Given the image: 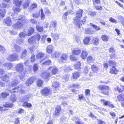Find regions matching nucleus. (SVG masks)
I'll list each match as a JSON object with an SVG mask.
<instances>
[{
  "label": "nucleus",
  "instance_id": "obj_1",
  "mask_svg": "<svg viewBox=\"0 0 124 124\" xmlns=\"http://www.w3.org/2000/svg\"><path fill=\"white\" fill-rule=\"evenodd\" d=\"M97 88L102 94L107 96L109 95V91L110 88L109 86L104 85H99L98 86Z\"/></svg>",
  "mask_w": 124,
  "mask_h": 124
},
{
  "label": "nucleus",
  "instance_id": "obj_2",
  "mask_svg": "<svg viewBox=\"0 0 124 124\" xmlns=\"http://www.w3.org/2000/svg\"><path fill=\"white\" fill-rule=\"evenodd\" d=\"M46 38V37L44 35H42L41 38V36L40 34L39 33H37L29 38L28 40V41L29 43H31L34 41H39L41 39V41H42L45 40Z\"/></svg>",
  "mask_w": 124,
  "mask_h": 124
},
{
  "label": "nucleus",
  "instance_id": "obj_3",
  "mask_svg": "<svg viewBox=\"0 0 124 124\" xmlns=\"http://www.w3.org/2000/svg\"><path fill=\"white\" fill-rule=\"evenodd\" d=\"M83 12V10L81 9H79L77 10L76 13V16L73 19V20L74 21V23L75 25H76L78 21L79 20L81 19V18L82 16Z\"/></svg>",
  "mask_w": 124,
  "mask_h": 124
},
{
  "label": "nucleus",
  "instance_id": "obj_4",
  "mask_svg": "<svg viewBox=\"0 0 124 124\" xmlns=\"http://www.w3.org/2000/svg\"><path fill=\"white\" fill-rule=\"evenodd\" d=\"M19 21H17L16 23H15L13 25V28L17 29L22 28L25 23L24 19H19Z\"/></svg>",
  "mask_w": 124,
  "mask_h": 124
},
{
  "label": "nucleus",
  "instance_id": "obj_5",
  "mask_svg": "<svg viewBox=\"0 0 124 124\" xmlns=\"http://www.w3.org/2000/svg\"><path fill=\"white\" fill-rule=\"evenodd\" d=\"M41 94L44 96L48 95L51 93L50 89L48 87H45L41 90L40 91Z\"/></svg>",
  "mask_w": 124,
  "mask_h": 124
},
{
  "label": "nucleus",
  "instance_id": "obj_6",
  "mask_svg": "<svg viewBox=\"0 0 124 124\" xmlns=\"http://www.w3.org/2000/svg\"><path fill=\"white\" fill-rule=\"evenodd\" d=\"M18 56L16 53H14L9 55L7 58L9 61L12 62L18 60Z\"/></svg>",
  "mask_w": 124,
  "mask_h": 124
},
{
  "label": "nucleus",
  "instance_id": "obj_7",
  "mask_svg": "<svg viewBox=\"0 0 124 124\" xmlns=\"http://www.w3.org/2000/svg\"><path fill=\"white\" fill-rule=\"evenodd\" d=\"M101 102L103 103V105L108 106L111 108H114L115 107L114 104H112L109 101H106L104 99H102L100 100Z\"/></svg>",
  "mask_w": 124,
  "mask_h": 124
},
{
  "label": "nucleus",
  "instance_id": "obj_8",
  "mask_svg": "<svg viewBox=\"0 0 124 124\" xmlns=\"http://www.w3.org/2000/svg\"><path fill=\"white\" fill-rule=\"evenodd\" d=\"M61 110V106L59 105H57L55 108L54 114V116H59L60 115Z\"/></svg>",
  "mask_w": 124,
  "mask_h": 124
},
{
  "label": "nucleus",
  "instance_id": "obj_9",
  "mask_svg": "<svg viewBox=\"0 0 124 124\" xmlns=\"http://www.w3.org/2000/svg\"><path fill=\"white\" fill-rule=\"evenodd\" d=\"M36 80L35 77L31 76L28 78L26 80L25 83V85L27 86H30Z\"/></svg>",
  "mask_w": 124,
  "mask_h": 124
},
{
  "label": "nucleus",
  "instance_id": "obj_10",
  "mask_svg": "<svg viewBox=\"0 0 124 124\" xmlns=\"http://www.w3.org/2000/svg\"><path fill=\"white\" fill-rule=\"evenodd\" d=\"M68 58V56L67 54L63 53L61 54L60 60L61 62H64L67 61Z\"/></svg>",
  "mask_w": 124,
  "mask_h": 124
},
{
  "label": "nucleus",
  "instance_id": "obj_11",
  "mask_svg": "<svg viewBox=\"0 0 124 124\" xmlns=\"http://www.w3.org/2000/svg\"><path fill=\"white\" fill-rule=\"evenodd\" d=\"M87 17L86 16H84L83 18V20H79L78 21L76 25H77L78 28L80 27L81 25H82V24H84L86 21V19Z\"/></svg>",
  "mask_w": 124,
  "mask_h": 124
},
{
  "label": "nucleus",
  "instance_id": "obj_12",
  "mask_svg": "<svg viewBox=\"0 0 124 124\" xmlns=\"http://www.w3.org/2000/svg\"><path fill=\"white\" fill-rule=\"evenodd\" d=\"M115 91H118L119 93L124 92V85H121L117 86L114 89Z\"/></svg>",
  "mask_w": 124,
  "mask_h": 124
},
{
  "label": "nucleus",
  "instance_id": "obj_13",
  "mask_svg": "<svg viewBox=\"0 0 124 124\" xmlns=\"http://www.w3.org/2000/svg\"><path fill=\"white\" fill-rule=\"evenodd\" d=\"M23 70V65L22 63H19L17 65L16 69V71L22 72Z\"/></svg>",
  "mask_w": 124,
  "mask_h": 124
},
{
  "label": "nucleus",
  "instance_id": "obj_14",
  "mask_svg": "<svg viewBox=\"0 0 124 124\" xmlns=\"http://www.w3.org/2000/svg\"><path fill=\"white\" fill-rule=\"evenodd\" d=\"M71 52L73 55H78L80 54L81 50L79 48H76L72 50Z\"/></svg>",
  "mask_w": 124,
  "mask_h": 124
},
{
  "label": "nucleus",
  "instance_id": "obj_15",
  "mask_svg": "<svg viewBox=\"0 0 124 124\" xmlns=\"http://www.w3.org/2000/svg\"><path fill=\"white\" fill-rule=\"evenodd\" d=\"M119 71V70L116 68V66H112L110 69L109 72L111 74L116 75Z\"/></svg>",
  "mask_w": 124,
  "mask_h": 124
},
{
  "label": "nucleus",
  "instance_id": "obj_16",
  "mask_svg": "<svg viewBox=\"0 0 124 124\" xmlns=\"http://www.w3.org/2000/svg\"><path fill=\"white\" fill-rule=\"evenodd\" d=\"M100 41V39L99 37H95L93 38L92 44L95 46H97L99 44Z\"/></svg>",
  "mask_w": 124,
  "mask_h": 124
},
{
  "label": "nucleus",
  "instance_id": "obj_17",
  "mask_svg": "<svg viewBox=\"0 0 124 124\" xmlns=\"http://www.w3.org/2000/svg\"><path fill=\"white\" fill-rule=\"evenodd\" d=\"M80 73L79 72H75L72 73L71 78L73 79L76 80L80 77Z\"/></svg>",
  "mask_w": 124,
  "mask_h": 124
},
{
  "label": "nucleus",
  "instance_id": "obj_18",
  "mask_svg": "<svg viewBox=\"0 0 124 124\" xmlns=\"http://www.w3.org/2000/svg\"><path fill=\"white\" fill-rule=\"evenodd\" d=\"M4 22L7 26H10L12 24V21L11 18L9 17L6 18L4 20Z\"/></svg>",
  "mask_w": 124,
  "mask_h": 124
},
{
  "label": "nucleus",
  "instance_id": "obj_19",
  "mask_svg": "<svg viewBox=\"0 0 124 124\" xmlns=\"http://www.w3.org/2000/svg\"><path fill=\"white\" fill-rule=\"evenodd\" d=\"M22 0H13V3L16 6L20 8L23 2Z\"/></svg>",
  "mask_w": 124,
  "mask_h": 124
},
{
  "label": "nucleus",
  "instance_id": "obj_20",
  "mask_svg": "<svg viewBox=\"0 0 124 124\" xmlns=\"http://www.w3.org/2000/svg\"><path fill=\"white\" fill-rule=\"evenodd\" d=\"M85 32L86 34H92L94 33V31L90 27H88L85 29Z\"/></svg>",
  "mask_w": 124,
  "mask_h": 124
},
{
  "label": "nucleus",
  "instance_id": "obj_21",
  "mask_svg": "<svg viewBox=\"0 0 124 124\" xmlns=\"http://www.w3.org/2000/svg\"><path fill=\"white\" fill-rule=\"evenodd\" d=\"M53 68V67H49L48 68V70H50L52 68L51 71V74L53 75H55L57 73L58 71V69L56 67Z\"/></svg>",
  "mask_w": 124,
  "mask_h": 124
},
{
  "label": "nucleus",
  "instance_id": "obj_22",
  "mask_svg": "<svg viewBox=\"0 0 124 124\" xmlns=\"http://www.w3.org/2000/svg\"><path fill=\"white\" fill-rule=\"evenodd\" d=\"M91 68L93 72L94 73H97L99 70L98 67L94 64L91 66Z\"/></svg>",
  "mask_w": 124,
  "mask_h": 124
},
{
  "label": "nucleus",
  "instance_id": "obj_23",
  "mask_svg": "<svg viewBox=\"0 0 124 124\" xmlns=\"http://www.w3.org/2000/svg\"><path fill=\"white\" fill-rule=\"evenodd\" d=\"M81 64L80 61L77 62L74 65V68L76 70H79L81 69Z\"/></svg>",
  "mask_w": 124,
  "mask_h": 124
},
{
  "label": "nucleus",
  "instance_id": "obj_24",
  "mask_svg": "<svg viewBox=\"0 0 124 124\" xmlns=\"http://www.w3.org/2000/svg\"><path fill=\"white\" fill-rule=\"evenodd\" d=\"M88 55L87 52L85 50H82L81 55V57L83 59H85Z\"/></svg>",
  "mask_w": 124,
  "mask_h": 124
},
{
  "label": "nucleus",
  "instance_id": "obj_25",
  "mask_svg": "<svg viewBox=\"0 0 124 124\" xmlns=\"http://www.w3.org/2000/svg\"><path fill=\"white\" fill-rule=\"evenodd\" d=\"M30 0H25V2L23 4L24 9H26L29 7L30 4Z\"/></svg>",
  "mask_w": 124,
  "mask_h": 124
},
{
  "label": "nucleus",
  "instance_id": "obj_26",
  "mask_svg": "<svg viewBox=\"0 0 124 124\" xmlns=\"http://www.w3.org/2000/svg\"><path fill=\"white\" fill-rule=\"evenodd\" d=\"M52 86L55 89H57L60 87V84L58 82H54L52 83Z\"/></svg>",
  "mask_w": 124,
  "mask_h": 124
},
{
  "label": "nucleus",
  "instance_id": "obj_27",
  "mask_svg": "<svg viewBox=\"0 0 124 124\" xmlns=\"http://www.w3.org/2000/svg\"><path fill=\"white\" fill-rule=\"evenodd\" d=\"M34 31L35 30L34 28L32 27L29 28L27 31V35L29 36H31L34 32Z\"/></svg>",
  "mask_w": 124,
  "mask_h": 124
},
{
  "label": "nucleus",
  "instance_id": "obj_28",
  "mask_svg": "<svg viewBox=\"0 0 124 124\" xmlns=\"http://www.w3.org/2000/svg\"><path fill=\"white\" fill-rule=\"evenodd\" d=\"M13 104L11 103L6 102L3 105V106L5 108H11L13 106Z\"/></svg>",
  "mask_w": 124,
  "mask_h": 124
},
{
  "label": "nucleus",
  "instance_id": "obj_29",
  "mask_svg": "<svg viewBox=\"0 0 124 124\" xmlns=\"http://www.w3.org/2000/svg\"><path fill=\"white\" fill-rule=\"evenodd\" d=\"M6 10L5 9H0V18H3L5 16Z\"/></svg>",
  "mask_w": 124,
  "mask_h": 124
},
{
  "label": "nucleus",
  "instance_id": "obj_30",
  "mask_svg": "<svg viewBox=\"0 0 124 124\" xmlns=\"http://www.w3.org/2000/svg\"><path fill=\"white\" fill-rule=\"evenodd\" d=\"M43 83V81L40 79L39 78L36 81L37 86L39 87H41Z\"/></svg>",
  "mask_w": 124,
  "mask_h": 124
},
{
  "label": "nucleus",
  "instance_id": "obj_31",
  "mask_svg": "<svg viewBox=\"0 0 124 124\" xmlns=\"http://www.w3.org/2000/svg\"><path fill=\"white\" fill-rule=\"evenodd\" d=\"M22 106L24 107L30 108L32 107V105L31 103H28L27 102L24 101L23 102Z\"/></svg>",
  "mask_w": 124,
  "mask_h": 124
},
{
  "label": "nucleus",
  "instance_id": "obj_32",
  "mask_svg": "<svg viewBox=\"0 0 124 124\" xmlns=\"http://www.w3.org/2000/svg\"><path fill=\"white\" fill-rule=\"evenodd\" d=\"M44 56V54L42 52H40L37 54L36 57L37 59H41Z\"/></svg>",
  "mask_w": 124,
  "mask_h": 124
},
{
  "label": "nucleus",
  "instance_id": "obj_33",
  "mask_svg": "<svg viewBox=\"0 0 124 124\" xmlns=\"http://www.w3.org/2000/svg\"><path fill=\"white\" fill-rule=\"evenodd\" d=\"M90 24L96 31H99L101 29V28L100 26H97L94 24L91 23Z\"/></svg>",
  "mask_w": 124,
  "mask_h": 124
},
{
  "label": "nucleus",
  "instance_id": "obj_34",
  "mask_svg": "<svg viewBox=\"0 0 124 124\" xmlns=\"http://www.w3.org/2000/svg\"><path fill=\"white\" fill-rule=\"evenodd\" d=\"M0 95L1 98L3 99H5L9 95V94L8 93L3 92L1 93Z\"/></svg>",
  "mask_w": 124,
  "mask_h": 124
},
{
  "label": "nucleus",
  "instance_id": "obj_35",
  "mask_svg": "<svg viewBox=\"0 0 124 124\" xmlns=\"http://www.w3.org/2000/svg\"><path fill=\"white\" fill-rule=\"evenodd\" d=\"M10 101L12 102H16L17 98L15 95H12L11 96L10 98Z\"/></svg>",
  "mask_w": 124,
  "mask_h": 124
},
{
  "label": "nucleus",
  "instance_id": "obj_36",
  "mask_svg": "<svg viewBox=\"0 0 124 124\" xmlns=\"http://www.w3.org/2000/svg\"><path fill=\"white\" fill-rule=\"evenodd\" d=\"M53 46L51 45H49L47 46L46 48V52L48 54H50L52 52Z\"/></svg>",
  "mask_w": 124,
  "mask_h": 124
},
{
  "label": "nucleus",
  "instance_id": "obj_37",
  "mask_svg": "<svg viewBox=\"0 0 124 124\" xmlns=\"http://www.w3.org/2000/svg\"><path fill=\"white\" fill-rule=\"evenodd\" d=\"M27 51L26 49H24L22 52V53L20 56L22 59H23L26 57L27 55Z\"/></svg>",
  "mask_w": 124,
  "mask_h": 124
},
{
  "label": "nucleus",
  "instance_id": "obj_38",
  "mask_svg": "<svg viewBox=\"0 0 124 124\" xmlns=\"http://www.w3.org/2000/svg\"><path fill=\"white\" fill-rule=\"evenodd\" d=\"M109 65L110 66H117V63L115 61L111 60H109L108 62Z\"/></svg>",
  "mask_w": 124,
  "mask_h": 124
},
{
  "label": "nucleus",
  "instance_id": "obj_39",
  "mask_svg": "<svg viewBox=\"0 0 124 124\" xmlns=\"http://www.w3.org/2000/svg\"><path fill=\"white\" fill-rule=\"evenodd\" d=\"M101 38L102 40L105 42L107 41L109 39L108 37L105 34L102 35Z\"/></svg>",
  "mask_w": 124,
  "mask_h": 124
},
{
  "label": "nucleus",
  "instance_id": "obj_40",
  "mask_svg": "<svg viewBox=\"0 0 124 124\" xmlns=\"http://www.w3.org/2000/svg\"><path fill=\"white\" fill-rule=\"evenodd\" d=\"M87 61L88 63L92 62L94 61V59L91 56H89L87 58Z\"/></svg>",
  "mask_w": 124,
  "mask_h": 124
},
{
  "label": "nucleus",
  "instance_id": "obj_41",
  "mask_svg": "<svg viewBox=\"0 0 124 124\" xmlns=\"http://www.w3.org/2000/svg\"><path fill=\"white\" fill-rule=\"evenodd\" d=\"M52 63V62L50 60H46L43 62L42 64L43 65H46V66H48L51 65Z\"/></svg>",
  "mask_w": 124,
  "mask_h": 124
},
{
  "label": "nucleus",
  "instance_id": "obj_42",
  "mask_svg": "<svg viewBox=\"0 0 124 124\" xmlns=\"http://www.w3.org/2000/svg\"><path fill=\"white\" fill-rule=\"evenodd\" d=\"M37 5L36 3H33L30 6L29 8L30 10H32L34 8H36Z\"/></svg>",
  "mask_w": 124,
  "mask_h": 124
},
{
  "label": "nucleus",
  "instance_id": "obj_43",
  "mask_svg": "<svg viewBox=\"0 0 124 124\" xmlns=\"http://www.w3.org/2000/svg\"><path fill=\"white\" fill-rule=\"evenodd\" d=\"M117 98L119 101L124 100V94H120L117 96Z\"/></svg>",
  "mask_w": 124,
  "mask_h": 124
},
{
  "label": "nucleus",
  "instance_id": "obj_44",
  "mask_svg": "<svg viewBox=\"0 0 124 124\" xmlns=\"http://www.w3.org/2000/svg\"><path fill=\"white\" fill-rule=\"evenodd\" d=\"M90 41V38L88 37H86L83 40L84 43L85 45L89 43Z\"/></svg>",
  "mask_w": 124,
  "mask_h": 124
},
{
  "label": "nucleus",
  "instance_id": "obj_45",
  "mask_svg": "<svg viewBox=\"0 0 124 124\" xmlns=\"http://www.w3.org/2000/svg\"><path fill=\"white\" fill-rule=\"evenodd\" d=\"M73 12V11L72 10L70 11L69 13H72ZM69 12H65L63 14L62 16V18L66 20L67 19V16L69 15Z\"/></svg>",
  "mask_w": 124,
  "mask_h": 124
},
{
  "label": "nucleus",
  "instance_id": "obj_46",
  "mask_svg": "<svg viewBox=\"0 0 124 124\" xmlns=\"http://www.w3.org/2000/svg\"><path fill=\"white\" fill-rule=\"evenodd\" d=\"M4 66L7 67L8 70H10L13 67V65L11 63H6L4 64Z\"/></svg>",
  "mask_w": 124,
  "mask_h": 124
},
{
  "label": "nucleus",
  "instance_id": "obj_47",
  "mask_svg": "<svg viewBox=\"0 0 124 124\" xmlns=\"http://www.w3.org/2000/svg\"><path fill=\"white\" fill-rule=\"evenodd\" d=\"M36 28L38 31L41 32L43 31V27L37 25L36 26Z\"/></svg>",
  "mask_w": 124,
  "mask_h": 124
},
{
  "label": "nucleus",
  "instance_id": "obj_48",
  "mask_svg": "<svg viewBox=\"0 0 124 124\" xmlns=\"http://www.w3.org/2000/svg\"><path fill=\"white\" fill-rule=\"evenodd\" d=\"M19 87L18 86L17 87H16L13 89L12 90L10 91V93H16L19 90Z\"/></svg>",
  "mask_w": 124,
  "mask_h": 124
},
{
  "label": "nucleus",
  "instance_id": "obj_49",
  "mask_svg": "<svg viewBox=\"0 0 124 124\" xmlns=\"http://www.w3.org/2000/svg\"><path fill=\"white\" fill-rule=\"evenodd\" d=\"M18 83V82L17 80H14L12 81L11 83V86L12 87H14Z\"/></svg>",
  "mask_w": 124,
  "mask_h": 124
},
{
  "label": "nucleus",
  "instance_id": "obj_50",
  "mask_svg": "<svg viewBox=\"0 0 124 124\" xmlns=\"http://www.w3.org/2000/svg\"><path fill=\"white\" fill-rule=\"evenodd\" d=\"M59 53L55 51L52 54V56L53 57L57 58L60 55Z\"/></svg>",
  "mask_w": 124,
  "mask_h": 124
},
{
  "label": "nucleus",
  "instance_id": "obj_51",
  "mask_svg": "<svg viewBox=\"0 0 124 124\" xmlns=\"http://www.w3.org/2000/svg\"><path fill=\"white\" fill-rule=\"evenodd\" d=\"M70 58L71 60L73 61H76L78 59V58L77 57L75 56L72 54H71L70 55Z\"/></svg>",
  "mask_w": 124,
  "mask_h": 124
},
{
  "label": "nucleus",
  "instance_id": "obj_52",
  "mask_svg": "<svg viewBox=\"0 0 124 124\" xmlns=\"http://www.w3.org/2000/svg\"><path fill=\"white\" fill-rule=\"evenodd\" d=\"M52 37L54 40H56L59 38V35L57 34H53L52 35Z\"/></svg>",
  "mask_w": 124,
  "mask_h": 124
},
{
  "label": "nucleus",
  "instance_id": "obj_53",
  "mask_svg": "<svg viewBox=\"0 0 124 124\" xmlns=\"http://www.w3.org/2000/svg\"><path fill=\"white\" fill-rule=\"evenodd\" d=\"M33 71L34 72H36L38 70V67L37 64H34L33 66Z\"/></svg>",
  "mask_w": 124,
  "mask_h": 124
},
{
  "label": "nucleus",
  "instance_id": "obj_54",
  "mask_svg": "<svg viewBox=\"0 0 124 124\" xmlns=\"http://www.w3.org/2000/svg\"><path fill=\"white\" fill-rule=\"evenodd\" d=\"M40 11L41 14L40 18L41 20L45 18V15L43 13V9L41 8Z\"/></svg>",
  "mask_w": 124,
  "mask_h": 124
},
{
  "label": "nucleus",
  "instance_id": "obj_55",
  "mask_svg": "<svg viewBox=\"0 0 124 124\" xmlns=\"http://www.w3.org/2000/svg\"><path fill=\"white\" fill-rule=\"evenodd\" d=\"M71 87L79 89L81 87L80 85L78 84H73L72 85Z\"/></svg>",
  "mask_w": 124,
  "mask_h": 124
},
{
  "label": "nucleus",
  "instance_id": "obj_56",
  "mask_svg": "<svg viewBox=\"0 0 124 124\" xmlns=\"http://www.w3.org/2000/svg\"><path fill=\"white\" fill-rule=\"evenodd\" d=\"M116 54L114 53L110 54L109 56L111 59H115L116 57Z\"/></svg>",
  "mask_w": 124,
  "mask_h": 124
},
{
  "label": "nucleus",
  "instance_id": "obj_57",
  "mask_svg": "<svg viewBox=\"0 0 124 124\" xmlns=\"http://www.w3.org/2000/svg\"><path fill=\"white\" fill-rule=\"evenodd\" d=\"M3 80L5 82L7 83L9 81V79L8 77L6 75H5L3 78Z\"/></svg>",
  "mask_w": 124,
  "mask_h": 124
},
{
  "label": "nucleus",
  "instance_id": "obj_58",
  "mask_svg": "<svg viewBox=\"0 0 124 124\" xmlns=\"http://www.w3.org/2000/svg\"><path fill=\"white\" fill-rule=\"evenodd\" d=\"M90 90L89 89H88L85 90V95L89 96L90 95Z\"/></svg>",
  "mask_w": 124,
  "mask_h": 124
},
{
  "label": "nucleus",
  "instance_id": "obj_59",
  "mask_svg": "<svg viewBox=\"0 0 124 124\" xmlns=\"http://www.w3.org/2000/svg\"><path fill=\"white\" fill-rule=\"evenodd\" d=\"M95 8L97 10H102V7L101 5H97L94 6Z\"/></svg>",
  "mask_w": 124,
  "mask_h": 124
},
{
  "label": "nucleus",
  "instance_id": "obj_60",
  "mask_svg": "<svg viewBox=\"0 0 124 124\" xmlns=\"http://www.w3.org/2000/svg\"><path fill=\"white\" fill-rule=\"evenodd\" d=\"M109 52V53H114L115 52V50L114 47H110L108 49Z\"/></svg>",
  "mask_w": 124,
  "mask_h": 124
},
{
  "label": "nucleus",
  "instance_id": "obj_61",
  "mask_svg": "<svg viewBox=\"0 0 124 124\" xmlns=\"http://www.w3.org/2000/svg\"><path fill=\"white\" fill-rule=\"evenodd\" d=\"M14 47L16 52L19 51L21 50L20 47L16 44L14 45Z\"/></svg>",
  "mask_w": 124,
  "mask_h": 124
},
{
  "label": "nucleus",
  "instance_id": "obj_62",
  "mask_svg": "<svg viewBox=\"0 0 124 124\" xmlns=\"http://www.w3.org/2000/svg\"><path fill=\"white\" fill-rule=\"evenodd\" d=\"M21 9L20 8H16L13 9V11L14 13H16L19 12L21 11Z\"/></svg>",
  "mask_w": 124,
  "mask_h": 124
},
{
  "label": "nucleus",
  "instance_id": "obj_63",
  "mask_svg": "<svg viewBox=\"0 0 124 124\" xmlns=\"http://www.w3.org/2000/svg\"><path fill=\"white\" fill-rule=\"evenodd\" d=\"M92 1L93 5H95V4H98L101 3L100 0H92Z\"/></svg>",
  "mask_w": 124,
  "mask_h": 124
},
{
  "label": "nucleus",
  "instance_id": "obj_64",
  "mask_svg": "<svg viewBox=\"0 0 124 124\" xmlns=\"http://www.w3.org/2000/svg\"><path fill=\"white\" fill-rule=\"evenodd\" d=\"M96 12L91 11L89 13V15L92 16H95L96 14Z\"/></svg>",
  "mask_w": 124,
  "mask_h": 124
}]
</instances>
